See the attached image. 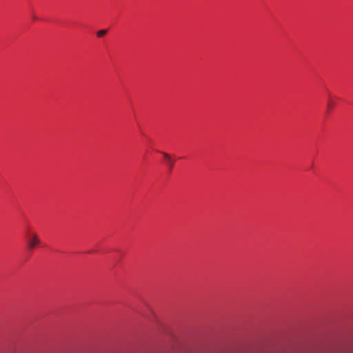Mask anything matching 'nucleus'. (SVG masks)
Masks as SVG:
<instances>
[{
  "mask_svg": "<svg viewBox=\"0 0 353 353\" xmlns=\"http://www.w3.org/2000/svg\"><path fill=\"white\" fill-rule=\"evenodd\" d=\"M41 243V240L36 232H29L27 235V248L33 250Z\"/></svg>",
  "mask_w": 353,
  "mask_h": 353,
  "instance_id": "nucleus-1",
  "label": "nucleus"
},
{
  "mask_svg": "<svg viewBox=\"0 0 353 353\" xmlns=\"http://www.w3.org/2000/svg\"><path fill=\"white\" fill-rule=\"evenodd\" d=\"M161 153L167 161V164H168V166L169 167V169L170 170H172L174 167V161H172L170 155L166 152H161Z\"/></svg>",
  "mask_w": 353,
  "mask_h": 353,
  "instance_id": "nucleus-2",
  "label": "nucleus"
},
{
  "mask_svg": "<svg viewBox=\"0 0 353 353\" xmlns=\"http://www.w3.org/2000/svg\"><path fill=\"white\" fill-rule=\"evenodd\" d=\"M106 33H107V30H101L97 32V36L98 37H102L105 36L106 34Z\"/></svg>",
  "mask_w": 353,
  "mask_h": 353,
  "instance_id": "nucleus-3",
  "label": "nucleus"
},
{
  "mask_svg": "<svg viewBox=\"0 0 353 353\" xmlns=\"http://www.w3.org/2000/svg\"><path fill=\"white\" fill-rule=\"evenodd\" d=\"M334 105V102L332 101H329L327 103V109L330 110L332 108V107Z\"/></svg>",
  "mask_w": 353,
  "mask_h": 353,
  "instance_id": "nucleus-4",
  "label": "nucleus"
},
{
  "mask_svg": "<svg viewBox=\"0 0 353 353\" xmlns=\"http://www.w3.org/2000/svg\"><path fill=\"white\" fill-rule=\"evenodd\" d=\"M32 19L37 21L38 18L35 15H32Z\"/></svg>",
  "mask_w": 353,
  "mask_h": 353,
  "instance_id": "nucleus-5",
  "label": "nucleus"
}]
</instances>
